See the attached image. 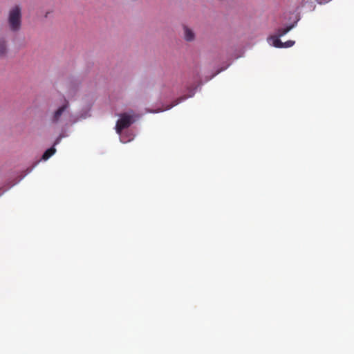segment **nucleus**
Here are the masks:
<instances>
[{"label":"nucleus","instance_id":"obj_8","mask_svg":"<svg viewBox=\"0 0 354 354\" xmlns=\"http://www.w3.org/2000/svg\"><path fill=\"white\" fill-rule=\"evenodd\" d=\"M295 41L288 40L284 43L283 42L282 46H283V48H289V47L292 46L295 44Z\"/></svg>","mask_w":354,"mask_h":354},{"label":"nucleus","instance_id":"obj_3","mask_svg":"<svg viewBox=\"0 0 354 354\" xmlns=\"http://www.w3.org/2000/svg\"><path fill=\"white\" fill-rule=\"evenodd\" d=\"M134 122L133 115L127 113L120 115V118L117 121L115 130L118 134H120L122 131L128 128Z\"/></svg>","mask_w":354,"mask_h":354},{"label":"nucleus","instance_id":"obj_9","mask_svg":"<svg viewBox=\"0 0 354 354\" xmlns=\"http://www.w3.org/2000/svg\"><path fill=\"white\" fill-rule=\"evenodd\" d=\"M185 99V97H180V98L177 99L176 101L174 102V103L171 106H169L168 108H167V109H169L171 107L177 105L178 103H180L181 101L184 100Z\"/></svg>","mask_w":354,"mask_h":354},{"label":"nucleus","instance_id":"obj_6","mask_svg":"<svg viewBox=\"0 0 354 354\" xmlns=\"http://www.w3.org/2000/svg\"><path fill=\"white\" fill-rule=\"evenodd\" d=\"M185 38L187 41H190L194 39V34L192 30L187 27H184Z\"/></svg>","mask_w":354,"mask_h":354},{"label":"nucleus","instance_id":"obj_7","mask_svg":"<svg viewBox=\"0 0 354 354\" xmlns=\"http://www.w3.org/2000/svg\"><path fill=\"white\" fill-rule=\"evenodd\" d=\"M56 151V149L54 147H50V149H47L42 156V159L44 160H48L50 157H51Z\"/></svg>","mask_w":354,"mask_h":354},{"label":"nucleus","instance_id":"obj_5","mask_svg":"<svg viewBox=\"0 0 354 354\" xmlns=\"http://www.w3.org/2000/svg\"><path fill=\"white\" fill-rule=\"evenodd\" d=\"M8 44L4 37H0V57H4L8 53Z\"/></svg>","mask_w":354,"mask_h":354},{"label":"nucleus","instance_id":"obj_4","mask_svg":"<svg viewBox=\"0 0 354 354\" xmlns=\"http://www.w3.org/2000/svg\"><path fill=\"white\" fill-rule=\"evenodd\" d=\"M68 107V102L66 101L62 106H60L57 110L55 111L52 116L51 122L53 123H57L60 120L61 116L63 115L64 112L67 109Z\"/></svg>","mask_w":354,"mask_h":354},{"label":"nucleus","instance_id":"obj_2","mask_svg":"<svg viewBox=\"0 0 354 354\" xmlns=\"http://www.w3.org/2000/svg\"><path fill=\"white\" fill-rule=\"evenodd\" d=\"M295 24H291L286 28H280L277 30L276 35H272L268 38L269 42L272 41V45L276 48H283V42L280 40V37L287 34L295 26Z\"/></svg>","mask_w":354,"mask_h":354},{"label":"nucleus","instance_id":"obj_10","mask_svg":"<svg viewBox=\"0 0 354 354\" xmlns=\"http://www.w3.org/2000/svg\"><path fill=\"white\" fill-rule=\"evenodd\" d=\"M60 140H61V137L57 138L54 143V145H57L59 142Z\"/></svg>","mask_w":354,"mask_h":354},{"label":"nucleus","instance_id":"obj_1","mask_svg":"<svg viewBox=\"0 0 354 354\" xmlns=\"http://www.w3.org/2000/svg\"><path fill=\"white\" fill-rule=\"evenodd\" d=\"M21 7L15 5L10 8L8 15V24L10 31L17 32L20 30L22 24Z\"/></svg>","mask_w":354,"mask_h":354}]
</instances>
